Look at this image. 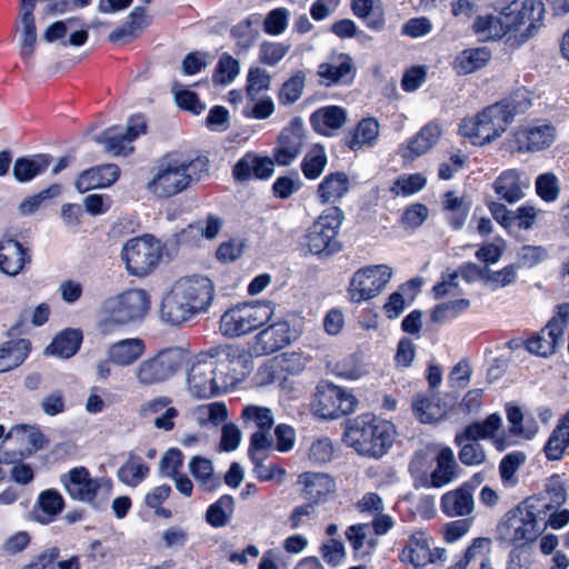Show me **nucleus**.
Instances as JSON below:
<instances>
[{"mask_svg":"<svg viewBox=\"0 0 569 569\" xmlns=\"http://www.w3.org/2000/svg\"><path fill=\"white\" fill-rule=\"evenodd\" d=\"M467 487H459L446 492L441 497L440 507L448 517H467L475 509L473 496L469 493Z\"/></svg>","mask_w":569,"mask_h":569,"instance_id":"c85d7f7f","label":"nucleus"},{"mask_svg":"<svg viewBox=\"0 0 569 569\" xmlns=\"http://www.w3.org/2000/svg\"><path fill=\"white\" fill-rule=\"evenodd\" d=\"M291 342L290 326L287 321H278L261 330L254 337L251 355L264 356L273 353Z\"/></svg>","mask_w":569,"mask_h":569,"instance_id":"a211bd4d","label":"nucleus"},{"mask_svg":"<svg viewBox=\"0 0 569 569\" xmlns=\"http://www.w3.org/2000/svg\"><path fill=\"white\" fill-rule=\"evenodd\" d=\"M460 447L459 460L465 466H478L486 461V452L478 442L456 443Z\"/></svg>","mask_w":569,"mask_h":569,"instance_id":"774afa93","label":"nucleus"},{"mask_svg":"<svg viewBox=\"0 0 569 569\" xmlns=\"http://www.w3.org/2000/svg\"><path fill=\"white\" fill-rule=\"evenodd\" d=\"M149 472V468L139 457L130 455L128 461L118 470V478L121 482L136 487Z\"/></svg>","mask_w":569,"mask_h":569,"instance_id":"3c124183","label":"nucleus"},{"mask_svg":"<svg viewBox=\"0 0 569 569\" xmlns=\"http://www.w3.org/2000/svg\"><path fill=\"white\" fill-rule=\"evenodd\" d=\"M305 127L301 118H293L282 129L273 157L278 164L289 166L301 152L305 144Z\"/></svg>","mask_w":569,"mask_h":569,"instance_id":"f3484780","label":"nucleus"},{"mask_svg":"<svg viewBox=\"0 0 569 569\" xmlns=\"http://www.w3.org/2000/svg\"><path fill=\"white\" fill-rule=\"evenodd\" d=\"M150 19L146 14V9L142 7L134 8L128 17V20L117 27L110 34L111 42H127L139 37L142 30L149 24Z\"/></svg>","mask_w":569,"mask_h":569,"instance_id":"f704fd0d","label":"nucleus"},{"mask_svg":"<svg viewBox=\"0 0 569 569\" xmlns=\"http://www.w3.org/2000/svg\"><path fill=\"white\" fill-rule=\"evenodd\" d=\"M357 405L358 400L352 392L329 381L318 383L312 402L317 415L331 420L352 413Z\"/></svg>","mask_w":569,"mask_h":569,"instance_id":"9d476101","label":"nucleus"},{"mask_svg":"<svg viewBox=\"0 0 569 569\" xmlns=\"http://www.w3.org/2000/svg\"><path fill=\"white\" fill-rule=\"evenodd\" d=\"M189 470L204 491L210 492L221 483L220 477L213 473L211 461L206 458L193 457L189 462Z\"/></svg>","mask_w":569,"mask_h":569,"instance_id":"c03bdc74","label":"nucleus"},{"mask_svg":"<svg viewBox=\"0 0 569 569\" xmlns=\"http://www.w3.org/2000/svg\"><path fill=\"white\" fill-rule=\"evenodd\" d=\"M183 361L181 349H164L140 362L134 369V375L142 386L160 383L173 376L182 367Z\"/></svg>","mask_w":569,"mask_h":569,"instance_id":"9b49d317","label":"nucleus"},{"mask_svg":"<svg viewBox=\"0 0 569 569\" xmlns=\"http://www.w3.org/2000/svg\"><path fill=\"white\" fill-rule=\"evenodd\" d=\"M333 372L345 379L358 380L369 373L368 367L360 352L351 353L333 366Z\"/></svg>","mask_w":569,"mask_h":569,"instance_id":"49530a36","label":"nucleus"},{"mask_svg":"<svg viewBox=\"0 0 569 569\" xmlns=\"http://www.w3.org/2000/svg\"><path fill=\"white\" fill-rule=\"evenodd\" d=\"M349 190V179L345 172H333L325 177L318 187V196L322 203L336 202Z\"/></svg>","mask_w":569,"mask_h":569,"instance_id":"a19ab883","label":"nucleus"},{"mask_svg":"<svg viewBox=\"0 0 569 569\" xmlns=\"http://www.w3.org/2000/svg\"><path fill=\"white\" fill-rule=\"evenodd\" d=\"M149 296L142 289H133L108 298L102 309L106 313L103 326L124 325L141 319L149 309Z\"/></svg>","mask_w":569,"mask_h":569,"instance_id":"0eeeda50","label":"nucleus"},{"mask_svg":"<svg viewBox=\"0 0 569 569\" xmlns=\"http://www.w3.org/2000/svg\"><path fill=\"white\" fill-rule=\"evenodd\" d=\"M443 209L453 229H460L467 220L470 202L465 197H458L453 191L445 193Z\"/></svg>","mask_w":569,"mask_h":569,"instance_id":"a18cd8bd","label":"nucleus"},{"mask_svg":"<svg viewBox=\"0 0 569 569\" xmlns=\"http://www.w3.org/2000/svg\"><path fill=\"white\" fill-rule=\"evenodd\" d=\"M503 11L511 22V31H520L521 27L527 26L520 33L521 40L526 41L533 37L541 27L545 4L540 0H516L503 8Z\"/></svg>","mask_w":569,"mask_h":569,"instance_id":"ddd939ff","label":"nucleus"},{"mask_svg":"<svg viewBox=\"0 0 569 569\" xmlns=\"http://www.w3.org/2000/svg\"><path fill=\"white\" fill-rule=\"evenodd\" d=\"M356 68L349 56L342 54L338 62L321 63L318 68V74L322 79L321 83L327 87L338 83H350L355 77Z\"/></svg>","mask_w":569,"mask_h":569,"instance_id":"2f4dec72","label":"nucleus"},{"mask_svg":"<svg viewBox=\"0 0 569 569\" xmlns=\"http://www.w3.org/2000/svg\"><path fill=\"white\" fill-rule=\"evenodd\" d=\"M251 421L258 428V431L251 435V451L270 449L273 443L271 429L274 420L272 411L266 407L251 406Z\"/></svg>","mask_w":569,"mask_h":569,"instance_id":"b1692460","label":"nucleus"},{"mask_svg":"<svg viewBox=\"0 0 569 569\" xmlns=\"http://www.w3.org/2000/svg\"><path fill=\"white\" fill-rule=\"evenodd\" d=\"M82 342V332L78 329H66L58 333L46 348V353L68 359L77 353Z\"/></svg>","mask_w":569,"mask_h":569,"instance_id":"e433bc0d","label":"nucleus"},{"mask_svg":"<svg viewBox=\"0 0 569 569\" xmlns=\"http://www.w3.org/2000/svg\"><path fill=\"white\" fill-rule=\"evenodd\" d=\"M48 154H36L31 158L21 157L14 161L12 173L19 182H27L40 174L51 163Z\"/></svg>","mask_w":569,"mask_h":569,"instance_id":"58836bf2","label":"nucleus"},{"mask_svg":"<svg viewBox=\"0 0 569 569\" xmlns=\"http://www.w3.org/2000/svg\"><path fill=\"white\" fill-rule=\"evenodd\" d=\"M525 460L526 456L522 452L509 453L501 460L499 472L505 485H515L517 482L516 472Z\"/></svg>","mask_w":569,"mask_h":569,"instance_id":"e2e57ef3","label":"nucleus"},{"mask_svg":"<svg viewBox=\"0 0 569 569\" xmlns=\"http://www.w3.org/2000/svg\"><path fill=\"white\" fill-rule=\"evenodd\" d=\"M289 48V46L280 42H264L259 48V61L273 67L283 59Z\"/></svg>","mask_w":569,"mask_h":569,"instance_id":"69168bd1","label":"nucleus"},{"mask_svg":"<svg viewBox=\"0 0 569 569\" xmlns=\"http://www.w3.org/2000/svg\"><path fill=\"white\" fill-rule=\"evenodd\" d=\"M21 23L22 32L20 53L23 58H28L33 53L37 42V30L33 13L22 12Z\"/></svg>","mask_w":569,"mask_h":569,"instance_id":"bf43d9fd","label":"nucleus"},{"mask_svg":"<svg viewBox=\"0 0 569 569\" xmlns=\"http://www.w3.org/2000/svg\"><path fill=\"white\" fill-rule=\"evenodd\" d=\"M431 461L428 452L420 450L413 455L409 463V471L421 486L429 487L428 469Z\"/></svg>","mask_w":569,"mask_h":569,"instance_id":"0e129e2a","label":"nucleus"},{"mask_svg":"<svg viewBox=\"0 0 569 569\" xmlns=\"http://www.w3.org/2000/svg\"><path fill=\"white\" fill-rule=\"evenodd\" d=\"M69 496L78 501L93 503L102 488L110 490L109 481L103 478H92L84 467L71 469L68 473L61 476Z\"/></svg>","mask_w":569,"mask_h":569,"instance_id":"2eb2a0df","label":"nucleus"},{"mask_svg":"<svg viewBox=\"0 0 569 569\" xmlns=\"http://www.w3.org/2000/svg\"><path fill=\"white\" fill-rule=\"evenodd\" d=\"M510 23L502 9L499 16L479 17L472 28L481 40H497L511 31Z\"/></svg>","mask_w":569,"mask_h":569,"instance_id":"72a5a7b5","label":"nucleus"},{"mask_svg":"<svg viewBox=\"0 0 569 569\" xmlns=\"http://www.w3.org/2000/svg\"><path fill=\"white\" fill-rule=\"evenodd\" d=\"M556 138V128L546 121H536L519 127L510 140L518 152H536L549 148Z\"/></svg>","mask_w":569,"mask_h":569,"instance_id":"4468645a","label":"nucleus"},{"mask_svg":"<svg viewBox=\"0 0 569 569\" xmlns=\"http://www.w3.org/2000/svg\"><path fill=\"white\" fill-rule=\"evenodd\" d=\"M442 133L437 122H429L401 149L405 159H413L429 151Z\"/></svg>","mask_w":569,"mask_h":569,"instance_id":"473e14b6","label":"nucleus"},{"mask_svg":"<svg viewBox=\"0 0 569 569\" xmlns=\"http://www.w3.org/2000/svg\"><path fill=\"white\" fill-rule=\"evenodd\" d=\"M490 57V51L486 48L466 49L456 57L455 69L459 74L471 73L485 67Z\"/></svg>","mask_w":569,"mask_h":569,"instance_id":"37998d69","label":"nucleus"},{"mask_svg":"<svg viewBox=\"0 0 569 569\" xmlns=\"http://www.w3.org/2000/svg\"><path fill=\"white\" fill-rule=\"evenodd\" d=\"M436 461L437 467L429 476V487L441 488L457 478L459 467L449 447L439 451Z\"/></svg>","mask_w":569,"mask_h":569,"instance_id":"c9c22d12","label":"nucleus"},{"mask_svg":"<svg viewBox=\"0 0 569 569\" xmlns=\"http://www.w3.org/2000/svg\"><path fill=\"white\" fill-rule=\"evenodd\" d=\"M6 439H17L21 445H26L24 450L19 451V458L24 459L42 449L48 440L40 429L36 426L16 425L6 435Z\"/></svg>","mask_w":569,"mask_h":569,"instance_id":"bb28decb","label":"nucleus"},{"mask_svg":"<svg viewBox=\"0 0 569 569\" xmlns=\"http://www.w3.org/2000/svg\"><path fill=\"white\" fill-rule=\"evenodd\" d=\"M232 511L233 498L226 495L209 507L206 513V519L213 527H222L227 525Z\"/></svg>","mask_w":569,"mask_h":569,"instance_id":"6e6d98bb","label":"nucleus"},{"mask_svg":"<svg viewBox=\"0 0 569 569\" xmlns=\"http://www.w3.org/2000/svg\"><path fill=\"white\" fill-rule=\"evenodd\" d=\"M219 355L220 348H211L194 357L187 373V387L192 397L210 398L228 387L227 377L217 375Z\"/></svg>","mask_w":569,"mask_h":569,"instance_id":"39448f33","label":"nucleus"},{"mask_svg":"<svg viewBox=\"0 0 569 569\" xmlns=\"http://www.w3.org/2000/svg\"><path fill=\"white\" fill-rule=\"evenodd\" d=\"M298 483L302 485V497L318 505L327 499L335 491V480L327 473L305 472L299 476Z\"/></svg>","mask_w":569,"mask_h":569,"instance_id":"aec40b11","label":"nucleus"},{"mask_svg":"<svg viewBox=\"0 0 569 569\" xmlns=\"http://www.w3.org/2000/svg\"><path fill=\"white\" fill-rule=\"evenodd\" d=\"M426 184V179L420 173L410 174L407 177H399L392 188L391 192L396 196H409L421 190Z\"/></svg>","mask_w":569,"mask_h":569,"instance_id":"338daca9","label":"nucleus"},{"mask_svg":"<svg viewBox=\"0 0 569 569\" xmlns=\"http://www.w3.org/2000/svg\"><path fill=\"white\" fill-rule=\"evenodd\" d=\"M146 346L139 338H130L117 341L109 346L107 355L109 360L119 367H128L134 363L144 352Z\"/></svg>","mask_w":569,"mask_h":569,"instance_id":"cd10ccee","label":"nucleus"},{"mask_svg":"<svg viewBox=\"0 0 569 569\" xmlns=\"http://www.w3.org/2000/svg\"><path fill=\"white\" fill-rule=\"evenodd\" d=\"M353 13L362 19L372 30H380L385 24L382 10L373 7V0H351Z\"/></svg>","mask_w":569,"mask_h":569,"instance_id":"8fccbe9b","label":"nucleus"},{"mask_svg":"<svg viewBox=\"0 0 569 569\" xmlns=\"http://www.w3.org/2000/svg\"><path fill=\"white\" fill-rule=\"evenodd\" d=\"M220 332L222 336L234 339L249 332V302H240L221 316Z\"/></svg>","mask_w":569,"mask_h":569,"instance_id":"393cba45","label":"nucleus"},{"mask_svg":"<svg viewBox=\"0 0 569 569\" xmlns=\"http://www.w3.org/2000/svg\"><path fill=\"white\" fill-rule=\"evenodd\" d=\"M182 300L194 307V312L206 310L213 298V284L203 276H190L180 278L171 288Z\"/></svg>","mask_w":569,"mask_h":569,"instance_id":"dca6fc26","label":"nucleus"},{"mask_svg":"<svg viewBox=\"0 0 569 569\" xmlns=\"http://www.w3.org/2000/svg\"><path fill=\"white\" fill-rule=\"evenodd\" d=\"M412 407L416 416L425 423L438 421L446 413V409L432 398L417 397Z\"/></svg>","mask_w":569,"mask_h":569,"instance_id":"864d4df0","label":"nucleus"},{"mask_svg":"<svg viewBox=\"0 0 569 569\" xmlns=\"http://www.w3.org/2000/svg\"><path fill=\"white\" fill-rule=\"evenodd\" d=\"M162 252L160 241L146 234L130 239L122 248V259L131 274L146 276L160 262Z\"/></svg>","mask_w":569,"mask_h":569,"instance_id":"6e6552de","label":"nucleus"},{"mask_svg":"<svg viewBox=\"0 0 569 569\" xmlns=\"http://www.w3.org/2000/svg\"><path fill=\"white\" fill-rule=\"evenodd\" d=\"M119 176L120 169L117 164L97 166L83 171L74 182V187L83 193L91 189L109 187L118 180Z\"/></svg>","mask_w":569,"mask_h":569,"instance_id":"4be33fe9","label":"nucleus"},{"mask_svg":"<svg viewBox=\"0 0 569 569\" xmlns=\"http://www.w3.org/2000/svg\"><path fill=\"white\" fill-rule=\"evenodd\" d=\"M306 82L303 71H296L281 87L279 92V101L282 104H291L300 99Z\"/></svg>","mask_w":569,"mask_h":569,"instance_id":"4d7b16f0","label":"nucleus"},{"mask_svg":"<svg viewBox=\"0 0 569 569\" xmlns=\"http://www.w3.org/2000/svg\"><path fill=\"white\" fill-rule=\"evenodd\" d=\"M400 559L403 562L411 563L416 568L423 567L436 560L423 532H415L409 537L406 547L400 553Z\"/></svg>","mask_w":569,"mask_h":569,"instance_id":"7c9ffc66","label":"nucleus"},{"mask_svg":"<svg viewBox=\"0 0 569 569\" xmlns=\"http://www.w3.org/2000/svg\"><path fill=\"white\" fill-rule=\"evenodd\" d=\"M500 423V416L492 413L482 422L468 425L462 432L456 435L455 442H477L478 439L490 438L499 429Z\"/></svg>","mask_w":569,"mask_h":569,"instance_id":"ea45409f","label":"nucleus"},{"mask_svg":"<svg viewBox=\"0 0 569 569\" xmlns=\"http://www.w3.org/2000/svg\"><path fill=\"white\" fill-rule=\"evenodd\" d=\"M171 91L174 96V101L179 108L199 114L203 109L202 104L196 92L186 89L181 83L173 82Z\"/></svg>","mask_w":569,"mask_h":569,"instance_id":"13d9d810","label":"nucleus"},{"mask_svg":"<svg viewBox=\"0 0 569 569\" xmlns=\"http://www.w3.org/2000/svg\"><path fill=\"white\" fill-rule=\"evenodd\" d=\"M327 164V156L325 149L320 144L313 146L305 156L301 170L306 178L317 179L325 170Z\"/></svg>","mask_w":569,"mask_h":569,"instance_id":"603ef678","label":"nucleus"},{"mask_svg":"<svg viewBox=\"0 0 569 569\" xmlns=\"http://www.w3.org/2000/svg\"><path fill=\"white\" fill-rule=\"evenodd\" d=\"M345 214L339 207H330L322 211L305 234L303 243L312 254L331 256L341 250L338 232Z\"/></svg>","mask_w":569,"mask_h":569,"instance_id":"423d86ee","label":"nucleus"},{"mask_svg":"<svg viewBox=\"0 0 569 569\" xmlns=\"http://www.w3.org/2000/svg\"><path fill=\"white\" fill-rule=\"evenodd\" d=\"M64 506L62 496L53 489L40 493L33 509L34 519L40 523H49L59 515Z\"/></svg>","mask_w":569,"mask_h":569,"instance_id":"4c0bfd02","label":"nucleus"},{"mask_svg":"<svg viewBox=\"0 0 569 569\" xmlns=\"http://www.w3.org/2000/svg\"><path fill=\"white\" fill-rule=\"evenodd\" d=\"M196 315L194 307L182 300V296L177 295L172 289L163 298L160 307V317L162 321L179 326L188 321Z\"/></svg>","mask_w":569,"mask_h":569,"instance_id":"a878e982","label":"nucleus"},{"mask_svg":"<svg viewBox=\"0 0 569 569\" xmlns=\"http://www.w3.org/2000/svg\"><path fill=\"white\" fill-rule=\"evenodd\" d=\"M147 131L143 117L133 116L126 127L112 126L93 137V140L103 147V150L113 157H127L134 150L132 142Z\"/></svg>","mask_w":569,"mask_h":569,"instance_id":"1a4fd4ad","label":"nucleus"},{"mask_svg":"<svg viewBox=\"0 0 569 569\" xmlns=\"http://www.w3.org/2000/svg\"><path fill=\"white\" fill-rule=\"evenodd\" d=\"M530 179L517 169L503 171L493 182L496 193L509 203L523 198V190L529 188Z\"/></svg>","mask_w":569,"mask_h":569,"instance_id":"6ab92c4d","label":"nucleus"},{"mask_svg":"<svg viewBox=\"0 0 569 569\" xmlns=\"http://www.w3.org/2000/svg\"><path fill=\"white\" fill-rule=\"evenodd\" d=\"M531 106L529 92L519 89L506 99L491 104L477 116L463 119L459 132L470 138L475 144H485L500 137L513 118Z\"/></svg>","mask_w":569,"mask_h":569,"instance_id":"f257e3e1","label":"nucleus"},{"mask_svg":"<svg viewBox=\"0 0 569 569\" xmlns=\"http://www.w3.org/2000/svg\"><path fill=\"white\" fill-rule=\"evenodd\" d=\"M238 73L239 62L228 53H223L219 59L212 80L218 84H228Z\"/></svg>","mask_w":569,"mask_h":569,"instance_id":"052dcab7","label":"nucleus"},{"mask_svg":"<svg viewBox=\"0 0 569 569\" xmlns=\"http://www.w3.org/2000/svg\"><path fill=\"white\" fill-rule=\"evenodd\" d=\"M561 325L559 321L550 320L545 328L525 342L527 350L540 357H549L555 353L556 347L563 336Z\"/></svg>","mask_w":569,"mask_h":569,"instance_id":"5701e85b","label":"nucleus"},{"mask_svg":"<svg viewBox=\"0 0 569 569\" xmlns=\"http://www.w3.org/2000/svg\"><path fill=\"white\" fill-rule=\"evenodd\" d=\"M209 171L206 157L194 159L169 158L163 160L147 190L158 198H169L187 189Z\"/></svg>","mask_w":569,"mask_h":569,"instance_id":"7ed1b4c3","label":"nucleus"},{"mask_svg":"<svg viewBox=\"0 0 569 569\" xmlns=\"http://www.w3.org/2000/svg\"><path fill=\"white\" fill-rule=\"evenodd\" d=\"M528 499H541L546 501L545 519L551 510H555L566 501V491L562 485L558 481H551L547 485L545 493L539 496L529 497Z\"/></svg>","mask_w":569,"mask_h":569,"instance_id":"680f3d73","label":"nucleus"},{"mask_svg":"<svg viewBox=\"0 0 569 569\" xmlns=\"http://www.w3.org/2000/svg\"><path fill=\"white\" fill-rule=\"evenodd\" d=\"M392 269L387 264L362 268L355 272L348 289L350 300L359 303L378 296L390 281Z\"/></svg>","mask_w":569,"mask_h":569,"instance_id":"f8f14e48","label":"nucleus"},{"mask_svg":"<svg viewBox=\"0 0 569 569\" xmlns=\"http://www.w3.org/2000/svg\"><path fill=\"white\" fill-rule=\"evenodd\" d=\"M226 355L230 363L231 383H238L247 378V365L249 355L246 347L240 345H229L224 348Z\"/></svg>","mask_w":569,"mask_h":569,"instance_id":"09e8293b","label":"nucleus"},{"mask_svg":"<svg viewBox=\"0 0 569 569\" xmlns=\"http://www.w3.org/2000/svg\"><path fill=\"white\" fill-rule=\"evenodd\" d=\"M379 136V123L375 118L362 119L350 136L346 139V144L351 150H359L363 146H371Z\"/></svg>","mask_w":569,"mask_h":569,"instance_id":"79ce46f5","label":"nucleus"},{"mask_svg":"<svg viewBox=\"0 0 569 569\" xmlns=\"http://www.w3.org/2000/svg\"><path fill=\"white\" fill-rule=\"evenodd\" d=\"M347 121V111L338 106L322 107L310 116V123L316 132L330 136Z\"/></svg>","mask_w":569,"mask_h":569,"instance_id":"c756f323","label":"nucleus"},{"mask_svg":"<svg viewBox=\"0 0 569 569\" xmlns=\"http://www.w3.org/2000/svg\"><path fill=\"white\" fill-rule=\"evenodd\" d=\"M191 418L200 427H204L208 423L218 426L228 418V410L223 402L200 405L192 409Z\"/></svg>","mask_w":569,"mask_h":569,"instance_id":"de8ad7c7","label":"nucleus"},{"mask_svg":"<svg viewBox=\"0 0 569 569\" xmlns=\"http://www.w3.org/2000/svg\"><path fill=\"white\" fill-rule=\"evenodd\" d=\"M31 257L23 246L13 239L0 241V271L9 277L19 274Z\"/></svg>","mask_w":569,"mask_h":569,"instance_id":"412c9836","label":"nucleus"},{"mask_svg":"<svg viewBox=\"0 0 569 569\" xmlns=\"http://www.w3.org/2000/svg\"><path fill=\"white\" fill-rule=\"evenodd\" d=\"M391 422L362 415L347 423L345 441L362 456L380 458L387 453L395 440Z\"/></svg>","mask_w":569,"mask_h":569,"instance_id":"20e7f679","label":"nucleus"},{"mask_svg":"<svg viewBox=\"0 0 569 569\" xmlns=\"http://www.w3.org/2000/svg\"><path fill=\"white\" fill-rule=\"evenodd\" d=\"M546 506L541 499H526L507 511L497 525V540L518 547L535 541L547 527Z\"/></svg>","mask_w":569,"mask_h":569,"instance_id":"f03ea898","label":"nucleus"},{"mask_svg":"<svg viewBox=\"0 0 569 569\" xmlns=\"http://www.w3.org/2000/svg\"><path fill=\"white\" fill-rule=\"evenodd\" d=\"M470 301L468 299H458L437 305L431 312V321L442 323L457 318L468 310Z\"/></svg>","mask_w":569,"mask_h":569,"instance_id":"5fc2aeb1","label":"nucleus"}]
</instances>
